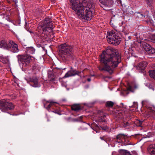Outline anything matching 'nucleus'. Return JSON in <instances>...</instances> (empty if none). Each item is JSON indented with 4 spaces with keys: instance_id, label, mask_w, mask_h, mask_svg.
Listing matches in <instances>:
<instances>
[{
    "instance_id": "35",
    "label": "nucleus",
    "mask_w": 155,
    "mask_h": 155,
    "mask_svg": "<svg viewBox=\"0 0 155 155\" xmlns=\"http://www.w3.org/2000/svg\"><path fill=\"white\" fill-rule=\"evenodd\" d=\"M153 25L155 26V19H154V21H153Z\"/></svg>"
},
{
    "instance_id": "6",
    "label": "nucleus",
    "mask_w": 155,
    "mask_h": 155,
    "mask_svg": "<svg viewBox=\"0 0 155 155\" xmlns=\"http://www.w3.org/2000/svg\"><path fill=\"white\" fill-rule=\"evenodd\" d=\"M107 38L108 42L114 46L119 45L121 40L119 34L112 31L109 33Z\"/></svg>"
},
{
    "instance_id": "31",
    "label": "nucleus",
    "mask_w": 155,
    "mask_h": 155,
    "mask_svg": "<svg viewBox=\"0 0 155 155\" xmlns=\"http://www.w3.org/2000/svg\"><path fill=\"white\" fill-rule=\"evenodd\" d=\"M132 38V36H128L127 35L125 36V41H127L129 40H130Z\"/></svg>"
},
{
    "instance_id": "42",
    "label": "nucleus",
    "mask_w": 155,
    "mask_h": 155,
    "mask_svg": "<svg viewBox=\"0 0 155 155\" xmlns=\"http://www.w3.org/2000/svg\"><path fill=\"white\" fill-rule=\"evenodd\" d=\"M150 110H151V108H152L151 107H149Z\"/></svg>"
},
{
    "instance_id": "39",
    "label": "nucleus",
    "mask_w": 155,
    "mask_h": 155,
    "mask_svg": "<svg viewBox=\"0 0 155 155\" xmlns=\"http://www.w3.org/2000/svg\"><path fill=\"white\" fill-rule=\"evenodd\" d=\"M61 71V70H60V69H58L57 70L58 72H59V71Z\"/></svg>"
},
{
    "instance_id": "19",
    "label": "nucleus",
    "mask_w": 155,
    "mask_h": 155,
    "mask_svg": "<svg viewBox=\"0 0 155 155\" xmlns=\"http://www.w3.org/2000/svg\"><path fill=\"white\" fill-rule=\"evenodd\" d=\"M124 9V11L126 12L127 14H133L135 13V10L132 7L128 6L126 8V9Z\"/></svg>"
},
{
    "instance_id": "14",
    "label": "nucleus",
    "mask_w": 155,
    "mask_h": 155,
    "mask_svg": "<svg viewBox=\"0 0 155 155\" xmlns=\"http://www.w3.org/2000/svg\"><path fill=\"white\" fill-rule=\"evenodd\" d=\"M57 104L56 102L50 100L46 102V103L44 104V106L48 110L51 107H52V108H54V106H55V104Z\"/></svg>"
},
{
    "instance_id": "11",
    "label": "nucleus",
    "mask_w": 155,
    "mask_h": 155,
    "mask_svg": "<svg viewBox=\"0 0 155 155\" xmlns=\"http://www.w3.org/2000/svg\"><path fill=\"white\" fill-rule=\"evenodd\" d=\"M28 83L34 87H39L40 85L38 81V78L36 76H34L26 79Z\"/></svg>"
},
{
    "instance_id": "5",
    "label": "nucleus",
    "mask_w": 155,
    "mask_h": 155,
    "mask_svg": "<svg viewBox=\"0 0 155 155\" xmlns=\"http://www.w3.org/2000/svg\"><path fill=\"white\" fill-rule=\"evenodd\" d=\"M127 112L126 107L122 103H121L120 106H116L113 111V114L115 117L120 119H122Z\"/></svg>"
},
{
    "instance_id": "46",
    "label": "nucleus",
    "mask_w": 155,
    "mask_h": 155,
    "mask_svg": "<svg viewBox=\"0 0 155 155\" xmlns=\"http://www.w3.org/2000/svg\"><path fill=\"white\" fill-rule=\"evenodd\" d=\"M48 121H49V120L48 119Z\"/></svg>"
},
{
    "instance_id": "18",
    "label": "nucleus",
    "mask_w": 155,
    "mask_h": 155,
    "mask_svg": "<svg viewBox=\"0 0 155 155\" xmlns=\"http://www.w3.org/2000/svg\"><path fill=\"white\" fill-rule=\"evenodd\" d=\"M148 151L151 155H155V145H150L148 148Z\"/></svg>"
},
{
    "instance_id": "2",
    "label": "nucleus",
    "mask_w": 155,
    "mask_h": 155,
    "mask_svg": "<svg viewBox=\"0 0 155 155\" xmlns=\"http://www.w3.org/2000/svg\"><path fill=\"white\" fill-rule=\"evenodd\" d=\"M70 8L74 10L81 20L88 21L93 16L94 9L92 5L82 6L81 2L85 3L89 0H69Z\"/></svg>"
},
{
    "instance_id": "41",
    "label": "nucleus",
    "mask_w": 155,
    "mask_h": 155,
    "mask_svg": "<svg viewBox=\"0 0 155 155\" xmlns=\"http://www.w3.org/2000/svg\"><path fill=\"white\" fill-rule=\"evenodd\" d=\"M29 32L30 33H33V32L31 31H29Z\"/></svg>"
},
{
    "instance_id": "28",
    "label": "nucleus",
    "mask_w": 155,
    "mask_h": 155,
    "mask_svg": "<svg viewBox=\"0 0 155 155\" xmlns=\"http://www.w3.org/2000/svg\"><path fill=\"white\" fill-rule=\"evenodd\" d=\"M143 122V121L137 119L135 122V124L137 125V126L138 127H141V125Z\"/></svg>"
},
{
    "instance_id": "25",
    "label": "nucleus",
    "mask_w": 155,
    "mask_h": 155,
    "mask_svg": "<svg viewBox=\"0 0 155 155\" xmlns=\"http://www.w3.org/2000/svg\"><path fill=\"white\" fill-rule=\"evenodd\" d=\"M149 75L150 77L155 80V70H150L149 71Z\"/></svg>"
},
{
    "instance_id": "8",
    "label": "nucleus",
    "mask_w": 155,
    "mask_h": 155,
    "mask_svg": "<svg viewBox=\"0 0 155 155\" xmlns=\"http://www.w3.org/2000/svg\"><path fill=\"white\" fill-rule=\"evenodd\" d=\"M41 28L42 31V34H44L47 31H48V30H52L54 27L51 19L49 18H45L41 25Z\"/></svg>"
},
{
    "instance_id": "30",
    "label": "nucleus",
    "mask_w": 155,
    "mask_h": 155,
    "mask_svg": "<svg viewBox=\"0 0 155 155\" xmlns=\"http://www.w3.org/2000/svg\"><path fill=\"white\" fill-rule=\"evenodd\" d=\"M150 38L151 41L155 43V34H153L151 37Z\"/></svg>"
},
{
    "instance_id": "3",
    "label": "nucleus",
    "mask_w": 155,
    "mask_h": 155,
    "mask_svg": "<svg viewBox=\"0 0 155 155\" xmlns=\"http://www.w3.org/2000/svg\"><path fill=\"white\" fill-rule=\"evenodd\" d=\"M59 48V55L63 61L74 58L73 47L66 43L61 44Z\"/></svg>"
},
{
    "instance_id": "26",
    "label": "nucleus",
    "mask_w": 155,
    "mask_h": 155,
    "mask_svg": "<svg viewBox=\"0 0 155 155\" xmlns=\"http://www.w3.org/2000/svg\"><path fill=\"white\" fill-rule=\"evenodd\" d=\"M114 105V102L111 101H107L106 103V106L107 107H111Z\"/></svg>"
},
{
    "instance_id": "12",
    "label": "nucleus",
    "mask_w": 155,
    "mask_h": 155,
    "mask_svg": "<svg viewBox=\"0 0 155 155\" xmlns=\"http://www.w3.org/2000/svg\"><path fill=\"white\" fill-rule=\"evenodd\" d=\"M81 73V72L78 71L72 67H71L70 70L66 73L63 78H67L71 76H75L76 75H78Z\"/></svg>"
},
{
    "instance_id": "44",
    "label": "nucleus",
    "mask_w": 155,
    "mask_h": 155,
    "mask_svg": "<svg viewBox=\"0 0 155 155\" xmlns=\"http://www.w3.org/2000/svg\"><path fill=\"white\" fill-rule=\"evenodd\" d=\"M65 68H64L62 70H65Z\"/></svg>"
},
{
    "instance_id": "15",
    "label": "nucleus",
    "mask_w": 155,
    "mask_h": 155,
    "mask_svg": "<svg viewBox=\"0 0 155 155\" xmlns=\"http://www.w3.org/2000/svg\"><path fill=\"white\" fill-rule=\"evenodd\" d=\"M138 43H140V46L143 47L146 51L152 47L149 44L143 41H140Z\"/></svg>"
},
{
    "instance_id": "45",
    "label": "nucleus",
    "mask_w": 155,
    "mask_h": 155,
    "mask_svg": "<svg viewBox=\"0 0 155 155\" xmlns=\"http://www.w3.org/2000/svg\"><path fill=\"white\" fill-rule=\"evenodd\" d=\"M88 124L89 125V126H90V124Z\"/></svg>"
},
{
    "instance_id": "13",
    "label": "nucleus",
    "mask_w": 155,
    "mask_h": 155,
    "mask_svg": "<svg viewBox=\"0 0 155 155\" xmlns=\"http://www.w3.org/2000/svg\"><path fill=\"white\" fill-rule=\"evenodd\" d=\"M147 63L146 61H142L138 64L137 66V68L140 70V72L142 73H143L145 74V69L147 65Z\"/></svg>"
},
{
    "instance_id": "36",
    "label": "nucleus",
    "mask_w": 155,
    "mask_h": 155,
    "mask_svg": "<svg viewBox=\"0 0 155 155\" xmlns=\"http://www.w3.org/2000/svg\"><path fill=\"white\" fill-rule=\"evenodd\" d=\"M87 81H91V78H88L87 79Z\"/></svg>"
},
{
    "instance_id": "7",
    "label": "nucleus",
    "mask_w": 155,
    "mask_h": 155,
    "mask_svg": "<svg viewBox=\"0 0 155 155\" xmlns=\"http://www.w3.org/2000/svg\"><path fill=\"white\" fill-rule=\"evenodd\" d=\"M14 107V105L11 102L4 99L0 100V110L2 111L9 113V111L13 110Z\"/></svg>"
},
{
    "instance_id": "40",
    "label": "nucleus",
    "mask_w": 155,
    "mask_h": 155,
    "mask_svg": "<svg viewBox=\"0 0 155 155\" xmlns=\"http://www.w3.org/2000/svg\"><path fill=\"white\" fill-rule=\"evenodd\" d=\"M132 152L133 153H134L135 152V151H132Z\"/></svg>"
},
{
    "instance_id": "10",
    "label": "nucleus",
    "mask_w": 155,
    "mask_h": 155,
    "mask_svg": "<svg viewBox=\"0 0 155 155\" xmlns=\"http://www.w3.org/2000/svg\"><path fill=\"white\" fill-rule=\"evenodd\" d=\"M7 49L13 53H17L20 50L18 45L11 40L8 41V45Z\"/></svg>"
},
{
    "instance_id": "20",
    "label": "nucleus",
    "mask_w": 155,
    "mask_h": 155,
    "mask_svg": "<svg viewBox=\"0 0 155 155\" xmlns=\"http://www.w3.org/2000/svg\"><path fill=\"white\" fill-rule=\"evenodd\" d=\"M71 110L75 111H78L81 110V107L79 104H74L72 105Z\"/></svg>"
},
{
    "instance_id": "34",
    "label": "nucleus",
    "mask_w": 155,
    "mask_h": 155,
    "mask_svg": "<svg viewBox=\"0 0 155 155\" xmlns=\"http://www.w3.org/2000/svg\"><path fill=\"white\" fill-rule=\"evenodd\" d=\"M127 90L128 91H131L132 90V88L131 86H129L127 88Z\"/></svg>"
},
{
    "instance_id": "22",
    "label": "nucleus",
    "mask_w": 155,
    "mask_h": 155,
    "mask_svg": "<svg viewBox=\"0 0 155 155\" xmlns=\"http://www.w3.org/2000/svg\"><path fill=\"white\" fill-rule=\"evenodd\" d=\"M119 153L123 155H131L130 152L125 150L121 149L120 150Z\"/></svg>"
},
{
    "instance_id": "4",
    "label": "nucleus",
    "mask_w": 155,
    "mask_h": 155,
    "mask_svg": "<svg viewBox=\"0 0 155 155\" xmlns=\"http://www.w3.org/2000/svg\"><path fill=\"white\" fill-rule=\"evenodd\" d=\"M106 115H103L98 117L97 119L95 120L97 124L94 123L91 124V127L96 132L97 131L102 129L103 130H106L108 129V127L107 125V121L105 118Z\"/></svg>"
},
{
    "instance_id": "29",
    "label": "nucleus",
    "mask_w": 155,
    "mask_h": 155,
    "mask_svg": "<svg viewBox=\"0 0 155 155\" xmlns=\"http://www.w3.org/2000/svg\"><path fill=\"white\" fill-rule=\"evenodd\" d=\"M137 17L140 18H143L145 17V16L142 13L138 12L136 15Z\"/></svg>"
},
{
    "instance_id": "16",
    "label": "nucleus",
    "mask_w": 155,
    "mask_h": 155,
    "mask_svg": "<svg viewBox=\"0 0 155 155\" xmlns=\"http://www.w3.org/2000/svg\"><path fill=\"white\" fill-rule=\"evenodd\" d=\"M99 1L105 7L110 6L112 3L111 0H99Z\"/></svg>"
},
{
    "instance_id": "21",
    "label": "nucleus",
    "mask_w": 155,
    "mask_h": 155,
    "mask_svg": "<svg viewBox=\"0 0 155 155\" xmlns=\"http://www.w3.org/2000/svg\"><path fill=\"white\" fill-rule=\"evenodd\" d=\"M126 135L124 134H119L116 136V139L117 140H121L122 139H125V137L126 136Z\"/></svg>"
},
{
    "instance_id": "17",
    "label": "nucleus",
    "mask_w": 155,
    "mask_h": 155,
    "mask_svg": "<svg viewBox=\"0 0 155 155\" xmlns=\"http://www.w3.org/2000/svg\"><path fill=\"white\" fill-rule=\"evenodd\" d=\"M8 45L6 41L4 39L0 41V48L7 49Z\"/></svg>"
},
{
    "instance_id": "27",
    "label": "nucleus",
    "mask_w": 155,
    "mask_h": 155,
    "mask_svg": "<svg viewBox=\"0 0 155 155\" xmlns=\"http://www.w3.org/2000/svg\"><path fill=\"white\" fill-rule=\"evenodd\" d=\"M83 116H81L80 117H78L77 118H74L73 119V121L75 122H82V118H83Z\"/></svg>"
},
{
    "instance_id": "9",
    "label": "nucleus",
    "mask_w": 155,
    "mask_h": 155,
    "mask_svg": "<svg viewBox=\"0 0 155 155\" xmlns=\"http://www.w3.org/2000/svg\"><path fill=\"white\" fill-rule=\"evenodd\" d=\"M18 61L20 64L21 63L23 66L25 67L29 64L31 59V56L28 54H19L17 56Z\"/></svg>"
},
{
    "instance_id": "32",
    "label": "nucleus",
    "mask_w": 155,
    "mask_h": 155,
    "mask_svg": "<svg viewBox=\"0 0 155 155\" xmlns=\"http://www.w3.org/2000/svg\"><path fill=\"white\" fill-rule=\"evenodd\" d=\"M123 125L124 127H126L129 125V123L128 122H124L123 124Z\"/></svg>"
},
{
    "instance_id": "1",
    "label": "nucleus",
    "mask_w": 155,
    "mask_h": 155,
    "mask_svg": "<svg viewBox=\"0 0 155 155\" xmlns=\"http://www.w3.org/2000/svg\"><path fill=\"white\" fill-rule=\"evenodd\" d=\"M121 54L117 49L111 47L107 48L100 55V65L98 68L100 71H106L111 74L121 63Z\"/></svg>"
},
{
    "instance_id": "23",
    "label": "nucleus",
    "mask_w": 155,
    "mask_h": 155,
    "mask_svg": "<svg viewBox=\"0 0 155 155\" xmlns=\"http://www.w3.org/2000/svg\"><path fill=\"white\" fill-rule=\"evenodd\" d=\"M146 52L149 55H152L155 53V49L152 47H151L150 49H148L146 51Z\"/></svg>"
},
{
    "instance_id": "38",
    "label": "nucleus",
    "mask_w": 155,
    "mask_h": 155,
    "mask_svg": "<svg viewBox=\"0 0 155 155\" xmlns=\"http://www.w3.org/2000/svg\"><path fill=\"white\" fill-rule=\"evenodd\" d=\"M124 143V145H125V146H126V145H129V144H126L125 143Z\"/></svg>"
},
{
    "instance_id": "33",
    "label": "nucleus",
    "mask_w": 155,
    "mask_h": 155,
    "mask_svg": "<svg viewBox=\"0 0 155 155\" xmlns=\"http://www.w3.org/2000/svg\"><path fill=\"white\" fill-rule=\"evenodd\" d=\"M100 138L101 139V140H104L105 141H106V138H105V136H104L103 137H100Z\"/></svg>"
},
{
    "instance_id": "24",
    "label": "nucleus",
    "mask_w": 155,
    "mask_h": 155,
    "mask_svg": "<svg viewBox=\"0 0 155 155\" xmlns=\"http://www.w3.org/2000/svg\"><path fill=\"white\" fill-rule=\"evenodd\" d=\"M27 52L31 54L35 53V49L32 47H28L27 49Z\"/></svg>"
},
{
    "instance_id": "43",
    "label": "nucleus",
    "mask_w": 155,
    "mask_h": 155,
    "mask_svg": "<svg viewBox=\"0 0 155 155\" xmlns=\"http://www.w3.org/2000/svg\"><path fill=\"white\" fill-rule=\"evenodd\" d=\"M2 62H3V63H5V61H3V60H2Z\"/></svg>"
},
{
    "instance_id": "37",
    "label": "nucleus",
    "mask_w": 155,
    "mask_h": 155,
    "mask_svg": "<svg viewBox=\"0 0 155 155\" xmlns=\"http://www.w3.org/2000/svg\"><path fill=\"white\" fill-rule=\"evenodd\" d=\"M66 99H62V101H66Z\"/></svg>"
}]
</instances>
